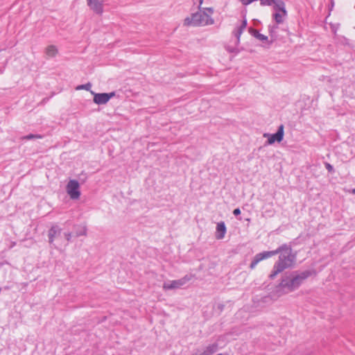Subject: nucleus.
I'll return each instance as SVG.
<instances>
[{
  "label": "nucleus",
  "instance_id": "f257e3e1",
  "mask_svg": "<svg viewBox=\"0 0 355 355\" xmlns=\"http://www.w3.org/2000/svg\"><path fill=\"white\" fill-rule=\"evenodd\" d=\"M276 251H278L279 256L269 276L270 279H274L279 273L292 267L295 261V255L293 254L292 249L288 245H282Z\"/></svg>",
  "mask_w": 355,
  "mask_h": 355
},
{
  "label": "nucleus",
  "instance_id": "f03ea898",
  "mask_svg": "<svg viewBox=\"0 0 355 355\" xmlns=\"http://www.w3.org/2000/svg\"><path fill=\"white\" fill-rule=\"evenodd\" d=\"M313 274L314 272L310 270L293 272L288 275H285L282 277L279 286L286 291V292L294 291Z\"/></svg>",
  "mask_w": 355,
  "mask_h": 355
},
{
  "label": "nucleus",
  "instance_id": "7ed1b4c3",
  "mask_svg": "<svg viewBox=\"0 0 355 355\" xmlns=\"http://www.w3.org/2000/svg\"><path fill=\"white\" fill-rule=\"evenodd\" d=\"M214 9L212 8H204L202 10L193 13L184 20V26H205L213 25L214 19L212 17Z\"/></svg>",
  "mask_w": 355,
  "mask_h": 355
},
{
  "label": "nucleus",
  "instance_id": "20e7f679",
  "mask_svg": "<svg viewBox=\"0 0 355 355\" xmlns=\"http://www.w3.org/2000/svg\"><path fill=\"white\" fill-rule=\"evenodd\" d=\"M48 236L49 242L59 249L61 245H67L71 238V233L64 232L62 234L61 228L58 225H54L49 230Z\"/></svg>",
  "mask_w": 355,
  "mask_h": 355
},
{
  "label": "nucleus",
  "instance_id": "39448f33",
  "mask_svg": "<svg viewBox=\"0 0 355 355\" xmlns=\"http://www.w3.org/2000/svg\"><path fill=\"white\" fill-rule=\"evenodd\" d=\"M275 12L272 14V18L277 24H282L287 15L285 3L282 0L276 2L273 6Z\"/></svg>",
  "mask_w": 355,
  "mask_h": 355
},
{
  "label": "nucleus",
  "instance_id": "423d86ee",
  "mask_svg": "<svg viewBox=\"0 0 355 355\" xmlns=\"http://www.w3.org/2000/svg\"><path fill=\"white\" fill-rule=\"evenodd\" d=\"M192 277L193 276L191 275H187L179 279L165 282L163 284V289L164 291H168L180 288L187 284Z\"/></svg>",
  "mask_w": 355,
  "mask_h": 355
},
{
  "label": "nucleus",
  "instance_id": "0eeeda50",
  "mask_svg": "<svg viewBox=\"0 0 355 355\" xmlns=\"http://www.w3.org/2000/svg\"><path fill=\"white\" fill-rule=\"evenodd\" d=\"M66 191L72 200H78L80 196V184L76 180H70L67 186Z\"/></svg>",
  "mask_w": 355,
  "mask_h": 355
},
{
  "label": "nucleus",
  "instance_id": "6e6552de",
  "mask_svg": "<svg viewBox=\"0 0 355 355\" xmlns=\"http://www.w3.org/2000/svg\"><path fill=\"white\" fill-rule=\"evenodd\" d=\"M90 93L94 96V103L97 105H105L115 96L114 92L110 93H95L93 91H90Z\"/></svg>",
  "mask_w": 355,
  "mask_h": 355
},
{
  "label": "nucleus",
  "instance_id": "1a4fd4ad",
  "mask_svg": "<svg viewBox=\"0 0 355 355\" xmlns=\"http://www.w3.org/2000/svg\"><path fill=\"white\" fill-rule=\"evenodd\" d=\"M284 125H281L279 126L277 132L275 134L264 133L263 137L268 138V144L272 145L275 142H281L284 139Z\"/></svg>",
  "mask_w": 355,
  "mask_h": 355
},
{
  "label": "nucleus",
  "instance_id": "9d476101",
  "mask_svg": "<svg viewBox=\"0 0 355 355\" xmlns=\"http://www.w3.org/2000/svg\"><path fill=\"white\" fill-rule=\"evenodd\" d=\"M218 346L216 343L209 344L205 347L195 349L192 355H212L218 350Z\"/></svg>",
  "mask_w": 355,
  "mask_h": 355
},
{
  "label": "nucleus",
  "instance_id": "9b49d317",
  "mask_svg": "<svg viewBox=\"0 0 355 355\" xmlns=\"http://www.w3.org/2000/svg\"><path fill=\"white\" fill-rule=\"evenodd\" d=\"M87 5L94 12L101 15L103 12V0H87Z\"/></svg>",
  "mask_w": 355,
  "mask_h": 355
},
{
  "label": "nucleus",
  "instance_id": "f8f14e48",
  "mask_svg": "<svg viewBox=\"0 0 355 355\" xmlns=\"http://www.w3.org/2000/svg\"><path fill=\"white\" fill-rule=\"evenodd\" d=\"M249 32L253 37H254L259 41H261L263 44H267L268 47H269L270 46V44L272 43V41L271 40H269V39L267 36L259 33L255 29L250 28Z\"/></svg>",
  "mask_w": 355,
  "mask_h": 355
},
{
  "label": "nucleus",
  "instance_id": "ddd939ff",
  "mask_svg": "<svg viewBox=\"0 0 355 355\" xmlns=\"http://www.w3.org/2000/svg\"><path fill=\"white\" fill-rule=\"evenodd\" d=\"M246 26L247 21L246 19H243L239 22V24L236 26L234 31H233V34L237 40V43L240 42L241 35L243 31L246 28Z\"/></svg>",
  "mask_w": 355,
  "mask_h": 355
},
{
  "label": "nucleus",
  "instance_id": "4468645a",
  "mask_svg": "<svg viewBox=\"0 0 355 355\" xmlns=\"http://www.w3.org/2000/svg\"><path fill=\"white\" fill-rule=\"evenodd\" d=\"M46 56L49 58H55L58 53V49L53 44L48 45L44 50Z\"/></svg>",
  "mask_w": 355,
  "mask_h": 355
},
{
  "label": "nucleus",
  "instance_id": "2eb2a0df",
  "mask_svg": "<svg viewBox=\"0 0 355 355\" xmlns=\"http://www.w3.org/2000/svg\"><path fill=\"white\" fill-rule=\"evenodd\" d=\"M226 233V227L223 222L218 223L216 226V238L223 239Z\"/></svg>",
  "mask_w": 355,
  "mask_h": 355
},
{
  "label": "nucleus",
  "instance_id": "dca6fc26",
  "mask_svg": "<svg viewBox=\"0 0 355 355\" xmlns=\"http://www.w3.org/2000/svg\"><path fill=\"white\" fill-rule=\"evenodd\" d=\"M277 254H278V251H276V250L272 251H264L256 254L255 257L257 258L258 261H261L263 259L270 258Z\"/></svg>",
  "mask_w": 355,
  "mask_h": 355
},
{
  "label": "nucleus",
  "instance_id": "f3484780",
  "mask_svg": "<svg viewBox=\"0 0 355 355\" xmlns=\"http://www.w3.org/2000/svg\"><path fill=\"white\" fill-rule=\"evenodd\" d=\"M277 25H269L268 26V32H269V34H270V40L273 42L276 40V31L277 29Z\"/></svg>",
  "mask_w": 355,
  "mask_h": 355
},
{
  "label": "nucleus",
  "instance_id": "a211bd4d",
  "mask_svg": "<svg viewBox=\"0 0 355 355\" xmlns=\"http://www.w3.org/2000/svg\"><path fill=\"white\" fill-rule=\"evenodd\" d=\"M91 88H92V84L89 83H87L85 85H78L76 89V90L85 89V90L90 92V91H92Z\"/></svg>",
  "mask_w": 355,
  "mask_h": 355
},
{
  "label": "nucleus",
  "instance_id": "6ab92c4d",
  "mask_svg": "<svg viewBox=\"0 0 355 355\" xmlns=\"http://www.w3.org/2000/svg\"><path fill=\"white\" fill-rule=\"evenodd\" d=\"M87 234V227L85 226L80 227V230L76 232V236H85Z\"/></svg>",
  "mask_w": 355,
  "mask_h": 355
},
{
  "label": "nucleus",
  "instance_id": "aec40b11",
  "mask_svg": "<svg viewBox=\"0 0 355 355\" xmlns=\"http://www.w3.org/2000/svg\"><path fill=\"white\" fill-rule=\"evenodd\" d=\"M260 262L259 261H258L257 258L256 257H254V259L252 260V261L250 263V268L251 269H253L255 268V266L257 265V263Z\"/></svg>",
  "mask_w": 355,
  "mask_h": 355
},
{
  "label": "nucleus",
  "instance_id": "412c9836",
  "mask_svg": "<svg viewBox=\"0 0 355 355\" xmlns=\"http://www.w3.org/2000/svg\"><path fill=\"white\" fill-rule=\"evenodd\" d=\"M33 138H42L40 135H28L26 137H24V139H31Z\"/></svg>",
  "mask_w": 355,
  "mask_h": 355
},
{
  "label": "nucleus",
  "instance_id": "4be33fe9",
  "mask_svg": "<svg viewBox=\"0 0 355 355\" xmlns=\"http://www.w3.org/2000/svg\"><path fill=\"white\" fill-rule=\"evenodd\" d=\"M325 166H326V168L329 171V172H331L334 168H333V166L329 164V163H326L325 164Z\"/></svg>",
  "mask_w": 355,
  "mask_h": 355
},
{
  "label": "nucleus",
  "instance_id": "5701e85b",
  "mask_svg": "<svg viewBox=\"0 0 355 355\" xmlns=\"http://www.w3.org/2000/svg\"><path fill=\"white\" fill-rule=\"evenodd\" d=\"M233 214L235 215V216H237V215H239L241 214V210L237 208V209H235L234 211H233Z\"/></svg>",
  "mask_w": 355,
  "mask_h": 355
},
{
  "label": "nucleus",
  "instance_id": "b1692460",
  "mask_svg": "<svg viewBox=\"0 0 355 355\" xmlns=\"http://www.w3.org/2000/svg\"><path fill=\"white\" fill-rule=\"evenodd\" d=\"M202 1H203V0H200V2H199V6H198L199 10H202V9L201 8V5H202Z\"/></svg>",
  "mask_w": 355,
  "mask_h": 355
},
{
  "label": "nucleus",
  "instance_id": "393cba45",
  "mask_svg": "<svg viewBox=\"0 0 355 355\" xmlns=\"http://www.w3.org/2000/svg\"><path fill=\"white\" fill-rule=\"evenodd\" d=\"M352 193L355 194V189H352Z\"/></svg>",
  "mask_w": 355,
  "mask_h": 355
},
{
  "label": "nucleus",
  "instance_id": "a878e982",
  "mask_svg": "<svg viewBox=\"0 0 355 355\" xmlns=\"http://www.w3.org/2000/svg\"><path fill=\"white\" fill-rule=\"evenodd\" d=\"M217 355H223V354H217Z\"/></svg>",
  "mask_w": 355,
  "mask_h": 355
},
{
  "label": "nucleus",
  "instance_id": "bb28decb",
  "mask_svg": "<svg viewBox=\"0 0 355 355\" xmlns=\"http://www.w3.org/2000/svg\"><path fill=\"white\" fill-rule=\"evenodd\" d=\"M354 8H355V5H354Z\"/></svg>",
  "mask_w": 355,
  "mask_h": 355
}]
</instances>
